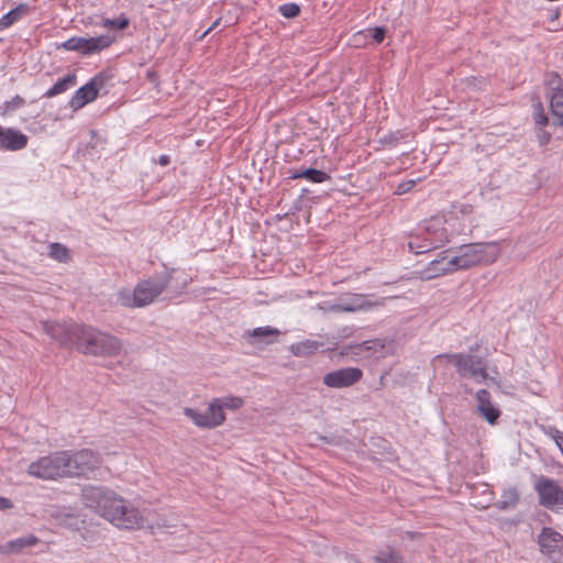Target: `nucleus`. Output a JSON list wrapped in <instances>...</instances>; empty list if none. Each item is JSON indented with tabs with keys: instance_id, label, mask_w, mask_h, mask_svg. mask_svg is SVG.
<instances>
[{
	"instance_id": "obj_1",
	"label": "nucleus",
	"mask_w": 563,
	"mask_h": 563,
	"mask_svg": "<svg viewBox=\"0 0 563 563\" xmlns=\"http://www.w3.org/2000/svg\"><path fill=\"white\" fill-rule=\"evenodd\" d=\"M86 505L120 530H156L167 527L165 521L150 522L144 511L117 493L101 487L88 486L82 490Z\"/></svg>"
},
{
	"instance_id": "obj_29",
	"label": "nucleus",
	"mask_w": 563,
	"mask_h": 563,
	"mask_svg": "<svg viewBox=\"0 0 563 563\" xmlns=\"http://www.w3.org/2000/svg\"><path fill=\"white\" fill-rule=\"evenodd\" d=\"M129 25V20L126 18L122 19H106L102 22V26L107 29H117L123 30Z\"/></svg>"
},
{
	"instance_id": "obj_27",
	"label": "nucleus",
	"mask_w": 563,
	"mask_h": 563,
	"mask_svg": "<svg viewBox=\"0 0 563 563\" xmlns=\"http://www.w3.org/2000/svg\"><path fill=\"white\" fill-rule=\"evenodd\" d=\"M533 121L539 128H544L549 123V117L547 115L541 102H537L534 106Z\"/></svg>"
},
{
	"instance_id": "obj_5",
	"label": "nucleus",
	"mask_w": 563,
	"mask_h": 563,
	"mask_svg": "<svg viewBox=\"0 0 563 563\" xmlns=\"http://www.w3.org/2000/svg\"><path fill=\"white\" fill-rule=\"evenodd\" d=\"M77 349L95 356H115L120 352L119 341L109 334L101 333L85 327H75Z\"/></svg>"
},
{
	"instance_id": "obj_28",
	"label": "nucleus",
	"mask_w": 563,
	"mask_h": 563,
	"mask_svg": "<svg viewBox=\"0 0 563 563\" xmlns=\"http://www.w3.org/2000/svg\"><path fill=\"white\" fill-rule=\"evenodd\" d=\"M279 12L283 16L292 19L299 15L300 9L295 3H286L279 7Z\"/></svg>"
},
{
	"instance_id": "obj_30",
	"label": "nucleus",
	"mask_w": 563,
	"mask_h": 563,
	"mask_svg": "<svg viewBox=\"0 0 563 563\" xmlns=\"http://www.w3.org/2000/svg\"><path fill=\"white\" fill-rule=\"evenodd\" d=\"M419 180H420V178L417 180L409 179V180L399 183L395 189V195H404V194L409 192Z\"/></svg>"
},
{
	"instance_id": "obj_13",
	"label": "nucleus",
	"mask_w": 563,
	"mask_h": 563,
	"mask_svg": "<svg viewBox=\"0 0 563 563\" xmlns=\"http://www.w3.org/2000/svg\"><path fill=\"white\" fill-rule=\"evenodd\" d=\"M363 372L357 367H345L328 373L323 383L331 388L350 387L361 380Z\"/></svg>"
},
{
	"instance_id": "obj_2",
	"label": "nucleus",
	"mask_w": 563,
	"mask_h": 563,
	"mask_svg": "<svg viewBox=\"0 0 563 563\" xmlns=\"http://www.w3.org/2000/svg\"><path fill=\"white\" fill-rule=\"evenodd\" d=\"M102 459L90 449L62 450L41 456L27 465L29 476L42 481L89 477L100 468Z\"/></svg>"
},
{
	"instance_id": "obj_42",
	"label": "nucleus",
	"mask_w": 563,
	"mask_h": 563,
	"mask_svg": "<svg viewBox=\"0 0 563 563\" xmlns=\"http://www.w3.org/2000/svg\"><path fill=\"white\" fill-rule=\"evenodd\" d=\"M559 29L554 27V29H549V31H552V32H556Z\"/></svg>"
},
{
	"instance_id": "obj_9",
	"label": "nucleus",
	"mask_w": 563,
	"mask_h": 563,
	"mask_svg": "<svg viewBox=\"0 0 563 563\" xmlns=\"http://www.w3.org/2000/svg\"><path fill=\"white\" fill-rule=\"evenodd\" d=\"M113 43L109 35H99L96 37L74 36L57 45L58 49L77 52L81 55H92L108 48Z\"/></svg>"
},
{
	"instance_id": "obj_36",
	"label": "nucleus",
	"mask_w": 563,
	"mask_h": 563,
	"mask_svg": "<svg viewBox=\"0 0 563 563\" xmlns=\"http://www.w3.org/2000/svg\"><path fill=\"white\" fill-rule=\"evenodd\" d=\"M476 81H478V84L482 86L485 84V80L484 79H477L475 77H472V78H467L466 79V82L467 85H472V86H476Z\"/></svg>"
},
{
	"instance_id": "obj_41",
	"label": "nucleus",
	"mask_w": 563,
	"mask_h": 563,
	"mask_svg": "<svg viewBox=\"0 0 563 563\" xmlns=\"http://www.w3.org/2000/svg\"><path fill=\"white\" fill-rule=\"evenodd\" d=\"M218 23H219V22H218V21H216V22L213 23V25H212L209 30H207V31H206L205 35H206V34H208V33H209L213 27H216V26L218 25Z\"/></svg>"
},
{
	"instance_id": "obj_19",
	"label": "nucleus",
	"mask_w": 563,
	"mask_h": 563,
	"mask_svg": "<svg viewBox=\"0 0 563 563\" xmlns=\"http://www.w3.org/2000/svg\"><path fill=\"white\" fill-rule=\"evenodd\" d=\"M30 12L26 3H20L0 19V30H5Z\"/></svg>"
},
{
	"instance_id": "obj_32",
	"label": "nucleus",
	"mask_w": 563,
	"mask_h": 563,
	"mask_svg": "<svg viewBox=\"0 0 563 563\" xmlns=\"http://www.w3.org/2000/svg\"><path fill=\"white\" fill-rule=\"evenodd\" d=\"M376 563H401V559L395 553H389L384 556L376 558Z\"/></svg>"
},
{
	"instance_id": "obj_16",
	"label": "nucleus",
	"mask_w": 563,
	"mask_h": 563,
	"mask_svg": "<svg viewBox=\"0 0 563 563\" xmlns=\"http://www.w3.org/2000/svg\"><path fill=\"white\" fill-rule=\"evenodd\" d=\"M540 551L551 556L555 553L563 552V536L552 528H543L538 537Z\"/></svg>"
},
{
	"instance_id": "obj_8",
	"label": "nucleus",
	"mask_w": 563,
	"mask_h": 563,
	"mask_svg": "<svg viewBox=\"0 0 563 563\" xmlns=\"http://www.w3.org/2000/svg\"><path fill=\"white\" fill-rule=\"evenodd\" d=\"M543 85L553 124L563 128V78L556 71H549Z\"/></svg>"
},
{
	"instance_id": "obj_6",
	"label": "nucleus",
	"mask_w": 563,
	"mask_h": 563,
	"mask_svg": "<svg viewBox=\"0 0 563 563\" xmlns=\"http://www.w3.org/2000/svg\"><path fill=\"white\" fill-rule=\"evenodd\" d=\"M167 282L163 279H146L140 282L132 294H120L121 305L129 308L144 307L152 303L166 288Z\"/></svg>"
},
{
	"instance_id": "obj_17",
	"label": "nucleus",
	"mask_w": 563,
	"mask_h": 563,
	"mask_svg": "<svg viewBox=\"0 0 563 563\" xmlns=\"http://www.w3.org/2000/svg\"><path fill=\"white\" fill-rule=\"evenodd\" d=\"M29 137L20 130L0 125V147L4 151H20L26 147Z\"/></svg>"
},
{
	"instance_id": "obj_20",
	"label": "nucleus",
	"mask_w": 563,
	"mask_h": 563,
	"mask_svg": "<svg viewBox=\"0 0 563 563\" xmlns=\"http://www.w3.org/2000/svg\"><path fill=\"white\" fill-rule=\"evenodd\" d=\"M289 173H290V175H289L290 179L305 178V179H307L311 183H316V184L324 183L330 178V176L327 173H324L322 170L314 169V168H307L301 172L290 170Z\"/></svg>"
},
{
	"instance_id": "obj_22",
	"label": "nucleus",
	"mask_w": 563,
	"mask_h": 563,
	"mask_svg": "<svg viewBox=\"0 0 563 563\" xmlns=\"http://www.w3.org/2000/svg\"><path fill=\"white\" fill-rule=\"evenodd\" d=\"M77 82V77L75 74L67 75L66 77L59 79L56 84H54L45 93V98H53L57 95H60L75 86Z\"/></svg>"
},
{
	"instance_id": "obj_39",
	"label": "nucleus",
	"mask_w": 563,
	"mask_h": 563,
	"mask_svg": "<svg viewBox=\"0 0 563 563\" xmlns=\"http://www.w3.org/2000/svg\"><path fill=\"white\" fill-rule=\"evenodd\" d=\"M560 15H561V12H560V10H559V9H556V10L551 14L550 20H551V21H558V20H559V18H560Z\"/></svg>"
},
{
	"instance_id": "obj_7",
	"label": "nucleus",
	"mask_w": 563,
	"mask_h": 563,
	"mask_svg": "<svg viewBox=\"0 0 563 563\" xmlns=\"http://www.w3.org/2000/svg\"><path fill=\"white\" fill-rule=\"evenodd\" d=\"M438 358H446L453 363L462 377H471L477 383H484L488 378L486 362L482 357L455 353L439 355Z\"/></svg>"
},
{
	"instance_id": "obj_21",
	"label": "nucleus",
	"mask_w": 563,
	"mask_h": 563,
	"mask_svg": "<svg viewBox=\"0 0 563 563\" xmlns=\"http://www.w3.org/2000/svg\"><path fill=\"white\" fill-rule=\"evenodd\" d=\"M321 346L320 342L312 340H305L298 343H294L290 346V351L296 356L307 357L313 355L319 347Z\"/></svg>"
},
{
	"instance_id": "obj_15",
	"label": "nucleus",
	"mask_w": 563,
	"mask_h": 563,
	"mask_svg": "<svg viewBox=\"0 0 563 563\" xmlns=\"http://www.w3.org/2000/svg\"><path fill=\"white\" fill-rule=\"evenodd\" d=\"M476 409L485 421L489 424H495L499 419L501 411L496 404L493 401L490 393L486 389H479L475 394Z\"/></svg>"
},
{
	"instance_id": "obj_11",
	"label": "nucleus",
	"mask_w": 563,
	"mask_h": 563,
	"mask_svg": "<svg viewBox=\"0 0 563 563\" xmlns=\"http://www.w3.org/2000/svg\"><path fill=\"white\" fill-rule=\"evenodd\" d=\"M540 505L553 509L563 506V488L551 478L540 476L534 485Z\"/></svg>"
},
{
	"instance_id": "obj_3",
	"label": "nucleus",
	"mask_w": 563,
	"mask_h": 563,
	"mask_svg": "<svg viewBox=\"0 0 563 563\" xmlns=\"http://www.w3.org/2000/svg\"><path fill=\"white\" fill-rule=\"evenodd\" d=\"M449 241L446 220L442 216H435L424 222L420 234L410 236L408 247L415 254H422L442 247Z\"/></svg>"
},
{
	"instance_id": "obj_25",
	"label": "nucleus",
	"mask_w": 563,
	"mask_h": 563,
	"mask_svg": "<svg viewBox=\"0 0 563 563\" xmlns=\"http://www.w3.org/2000/svg\"><path fill=\"white\" fill-rule=\"evenodd\" d=\"M49 256L59 262L69 261L67 247L59 243H53L49 245Z\"/></svg>"
},
{
	"instance_id": "obj_38",
	"label": "nucleus",
	"mask_w": 563,
	"mask_h": 563,
	"mask_svg": "<svg viewBox=\"0 0 563 563\" xmlns=\"http://www.w3.org/2000/svg\"><path fill=\"white\" fill-rule=\"evenodd\" d=\"M507 494H509V496H510V498H511L512 500H517V499H518V497H519V496H518V493H517V490H516V489H509V490L507 492Z\"/></svg>"
},
{
	"instance_id": "obj_12",
	"label": "nucleus",
	"mask_w": 563,
	"mask_h": 563,
	"mask_svg": "<svg viewBox=\"0 0 563 563\" xmlns=\"http://www.w3.org/2000/svg\"><path fill=\"white\" fill-rule=\"evenodd\" d=\"M103 84L101 76L93 77L89 82L77 89L69 100V107L77 111L86 104L95 101L98 97L99 89Z\"/></svg>"
},
{
	"instance_id": "obj_33",
	"label": "nucleus",
	"mask_w": 563,
	"mask_h": 563,
	"mask_svg": "<svg viewBox=\"0 0 563 563\" xmlns=\"http://www.w3.org/2000/svg\"><path fill=\"white\" fill-rule=\"evenodd\" d=\"M539 132H538V140H539V143L541 145H545L550 142L551 140V133H549L548 131H545L543 128H539Z\"/></svg>"
},
{
	"instance_id": "obj_35",
	"label": "nucleus",
	"mask_w": 563,
	"mask_h": 563,
	"mask_svg": "<svg viewBox=\"0 0 563 563\" xmlns=\"http://www.w3.org/2000/svg\"><path fill=\"white\" fill-rule=\"evenodd\" d=\"M13 507V503L3 496H0V510H8Z\"/></svg>"
},
{
	"instance_id": "obj_37",
	"label": "nucleus",
	"mask_w": 563,
	"mask_h": 563,
	"mask_svg": "<svg viewBox=\"0 0 563 563\" xmlns=\"http://www.w3.org/2000/svg\"><path fill=\"white\" fill-rule=\"evenodd\" d=\"M158 163L162 165V166H166L169 164V157L167 155H162L159 156L158 158Z\"/></svg>"
},
{
	"instance_id": "obj_31",
	"label": "nucleus",
	"mask_w": 563,
	"mask_h": 563,
	"mask_svg": "<svg viewBox=\"0 0 563 563\" xmlns=\"http://www.w3.org/2000/svg\"><path fill=\"white\" fill-rule=\"evenodd\" d=\"M279 334V330L272 327H260L253 330L252 336H267L274 335L277 336Z\"/></svg>"
},
{
	"instance_id": "obj_4",
	"label": "nucleus",
	"mask_w": 563,
	"mask_h": 563,
	"mask_svg": "<svg viewBox=\"0 0 563 563\" xmlns=\"http://www.w3.org/2000/svg\"><path fill=\"white\" fill-rule=\"evenodd\" d=\"M500 256V246L497 242L471 243L460 247L456 255L451 256V264L455 272L470 269L478 265L495 263Z\"/></svg>"
},
{
	"instance_id": "obj_23",
	"label": "nucleus",
	"mask_w": 563,
	"mask_h": 563,
	"mask_svg": "<svg viewBox=\"0 0 563 563\" xmlns=\"http://www.w3.org/2000/svg\"><path fill=\"white\" fill-rule=\"evenodd\" d=\"M38 543V539L34 536H27V537H23V538H19L14 541H10L8 544H7V549L5 551L7 552H20L22 551L24 548H29V547H33L35 544Z\"/></svg>"
},
{
	"instance_id": "obj_24",
	"label": "nucleus",
	"mask_w": 563,
	"mask_h": 563,
	"mask_svg": "<svg viewBox=\"0 0 563 563\" xmlns=\"http://www.w3.org/2000/svg\"><path fill=\"white\" fill-rule=\"evenodd\" d=\"M213 400H218V404L223 411L224 409L238 410L244 405V400L238 396H225L221 398H214Z\"/></svg>"
},
{
	"instance_id": "obj_40",
	"label": "nucleus",
	"mask_w": 563,
	"mask_h": 563,
	"mask_svg": "<svg viewBox=\"0 0 563 563\" xmlns=\"http://www.w3.org/2000/svg\"><path fill=\"white\" fill-rule=\"evenodd\" d=\"M356 308L355 307H344L342 310L343 311H354Z\"/></svg>"
},
{
	"instance_id": "obj_14",
	"label": "nucleus",
	"mask_w": 563,
	"mask_h": 563,
	"mask_svg": "<svg viewBox=\"0 0 563 563\" xmlns=\"http://www.w3.org/2000/svg\"><path fill=\"white\" fill-rule=\"evenodd\" d=\"M455 273L454 266L451 264L450 251H443L439 257L430 262L419 274L421 279L430 280L440 276Z\"/></svg>"
},
{
	"instance_id": "obj_34",
	"label": "nucleus",
	"mask_w": 563,
	"mask_h": 563,
	"mask_svg": "<svg viewBox=\"0 0 563 563\" xmlns=\"http://www.w3.org/2000/svg\"><path fill=\"white\" fill-rule=\"evenodd\" d=\"M373 38L376 43H382L385 38V30L382 27H375L373 30Z\"/></svg>"
},
{
	"instance_id": "obj_10",
	"label": "nucleus",
	"mask_w": 563,
	"mask_h": 563,
	"mask_svg": "<svg viewBox=\"0 0 563 563\" xmlns=\"http://www.w3.org/2000/svg\"><path fill=\"white\" fill-rule=\"evenodd\" d=\"M184 413L195 426L202 429H214L222 426L225 421V413L221 410L218 400H211L207 410L200 412L192 408H185Z\"/></svg>"
},
{
	"instance_id": "obj_18",
	"label": "nucleus",
	"mask_w": 563,
	"mask_h": 563,
	"mask_svg": "<svg viewBox=\"0 0 563 563\" xmlns=\"http://www.w3.org/2000/svg\"><path fill=\"white\" fill-rule=\"evenodd\" d=\"M386 345L380 339L368 340L352 346V354L358 357L383 356Z\"/></svg>"
},
{
	"instance_id": "obj_26",
	"label": "nucleus",
	"mask_w": 563,
	"mask_h": 563,
	"mask_svg": "<svg viewBox=\"0 0 563 563\" xmlns=\"http://www.w3.org/2000/svg\"><path fill=\"white\" fill-rule=\"evenodd\" d=\"M24 104H25V100L21 96L16 95L11 100L3 102V104L0 108L1 114L4 115L10 112H13V111L22 108Z\"/></svg>"
}]
</instances>
